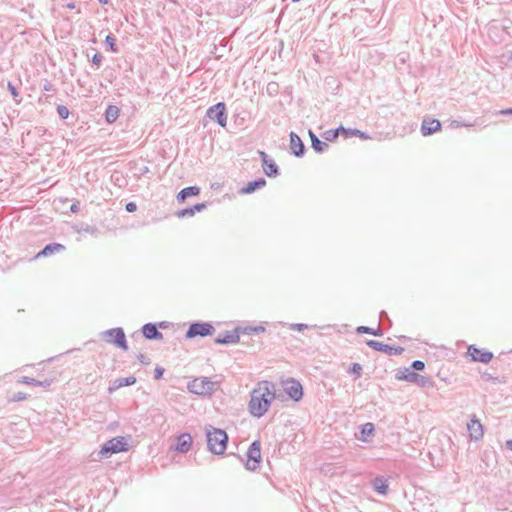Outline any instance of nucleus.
Listing matches in <instances>:
<instances>
[{
	"instance_id": "nucleus-41",
	"label": "nucleus",
	"mask_w": 512,
	"mask_h": 512,
	"mask_svg": "<svg viewBox=\"0 0 512 512\" xmlns=\"http://www.w3.org/2000/svg\"><path fill=\"white\" fill-rule=\"evenodd\" d=\"M501 114H512V108L506 109V110H502Z\"/></svg>"
},
{
	"instance_id": "nucleus-16",
	"label": "nucleus",
	"mask_w": 512,
	"mask_h": 512,
	"mask_svg": "<svg viewBox=\"0 0 512 512\" xmlns=\"http://www.w3.org/2000/svg\"><path fill=\"white\" fill-rule=\"evenodd\" d=\"M290 148H291L292 152L294 153V155H296V156L302 155L303 149H304L302 140L300 139V137L297 134H295L293 132L290 134Z\"/></svg>"
},
{
	"instance_id": "nucleus-22",
	"label": "nucleus",
	"mask_w": 512,
	"mask_h": 512,
	"mask_svg": "<svg viewBox=\"0 0 512 512\" xmlns=\"http://www.w3.org/2000/svg\"><path fill=\"white\" fill-rule=\"evenodd\" d=\"M265 184H266V181L264 179H259L257 181L248 183L247 186L242 189V191H243V193H246V194L252 193L257 188H261V187L265 186Z\"/></svg>"
},
{
	"instance_id": "nucleus-9",
	"label": "nucleus",
	"mask_w": 512,
	"mask_h": 512,
	"mask_svg": "<svg viewBox=\"0 0 512 512\" xmlns=\"http://www.w3.org/2000/svg\"><path fill=\"white\" fill-rule=\"evenodd\" d=\"M285 392L295 401H298L303 396V389L298 381L289 379L283 382Z\"/></svg>"
},
{
	"instance_id": "nucleus-19",
	"label": "nucleus",
	"mask_w": 512,
	"mask_h": 512,
	"mask_svg": "<svg viewBox=\"0 0 512 512\" xmlns=\"http://www.w3.org/2000/svg\"><path fill=\"white\" fill-rule=\"evenodd\" d=\"M64 249H65L64 245L59 244V243L48 244L47 246H45V248L42 251H40L36 255V258L48 256L50 254L57 253V252H61Z\"/></svg>"
},
{
	"instance_id": "nucleus-24",
	"label": "nucleus",
	"mask_w": 512,
	"mask_h": 512,
	"mask_svg": "<svg viewBox=\"0 0 512 512\" xmlns=\"http://www.w3.org/2000/svg\"><path fill=\"white\" fill-rule=\"evenodd\" d=\"M370 347H372L373 349L377 350V351H382V352H386V353H391V351L393 350L392 347L386 345V344H383L381 342H377V341H368L367 343Z\"/></svg>"
},
{
	"instance_id": "nucleus-1",
	"label": "nucleus",
	"mask_w": 512,
	"mask_h": 512,
	"mask_svg": "<svg viewBox=\"0 0 512 512\" xmlns=\"http://www.w3.org/2000/svg\"><path fill=\"white\" fill-rule=\"evenodd\" d=\"M275 397L274 387L267 381L260 382L252 391L249 410L256 417L263 416Z\"/></svg>"
},
{
	"instance_id": "nucleus-40",
	"label": "nucleus",
	"mask_w": 512,
	"mask_h": 512,
	"mask_svg": "<svg viewBox=\"0 0 512 512\" xmlns=\"http://www.w3.org/2000/svg\"><path fill=\"white\" fill-rule=\"evenodd\" d=\"M93 62H94L95 64L99 65V64H100V62H101L100 57H98L97 55H95V56L93 57Z\"/></svg>"
},
{
	"instance_id": "nucleus-23",
	"label": "nucleus",
	"mask_w": 512,
	"mask_h": 512,
	"mask_svg": "<svg viewBox=\"0 0 512 512\" xmlns=\"http://www.w3.org/2000/svg\"><path fill=\"white\" fill-rule=\"evenodd\" d=\"M105 117L107 122L113 123L119 117V109L116 106H109L106 110Z\"/></svg>"
},
{
	"instance_id": "nucleus-11",
	"label": "nucleus",
	"mask_w": 512,
	"mask_h": 512,
	"mask_svg": "<svg viewBox=\"0 0 512 512\" xmlns=\"http://www.w3.org/2000/svg\"><path fill=\"white\" fill-rule=\"evenodd\" d=\"M467 429L472 440H480L484 435L483 425L476 418H472L470 420V422L467 424Z\"/></svg>"
},
{
	"instance_id": "nucleus-26",
	"label": "nucleus",
	"mask_w": 512,
	"mask_h": 512,
	"mask_svg": "<svg viewBox=\"0 0 512 512\" xmlns=\"http://www.w3.org/2000/svg\"><path fill=\"white\" fill-rule=\"evenodd\" d=\"M373 433H374V425L372 423L364 424L361 429V440L366 441L367 437L371 436Z\"/></svg>"
},
{
	"instance_id": "nucleus-45",
	"label": "nucleus",
	"mask_w": 512,
	"mask_h": 512,
	"mask_svg": "<svg viewBox=\"0 0 512 512\" xmlns=\"http://www.w3.org/2000/svg\"><path fill=\"white\" fill-rule=\"evenodd\" d=\"M99 2H100L101 4H104V5H105V4H107V3H108V0H99Z\"/></svg>"
},
{
	"instance_id": "nucleus-37",
	"label": "nucleus",
	"mask_w": 512,
	"mask_h": 512,
	"mask_svg": "<svg viewBox=\"0 0 512 512\" xmlns=\"http://www.w3.org/2000/svg\"><path fill=\"white\" fill-rule=\"evenodd\" d=\"M8 89L10 90L11 94L14 97L18 96V92H17L16 88L11 83L8 84Z\"/></svg>"
},
{
	"instance_id": "nucleus-44",
	"label": "nucleus",
	"mask_w": 512,
	"mask_h": 512,
	"mask_svg": "<svg viewBox=\"0 0 512 512\" xmlns=\"http://www.w3.org/2000/svg\"><path fill=\"white\" fill-rule=\"evenodd\" d=\"M67 8L68 9H74L75 8V4L74 3H69V4H67Z\"/></svg>"
},
{
	"instance_id": "nucleus-36",
	"label": "nucleus",
	"mask_w": 512,
	"mask_h": 512,
	"mask_svg": "<svg viewBox=\"0 0 512 512\" xmlns=\"http://www.w3.org/2000/svg\"><path fill=\"white\" fill-rule=\"evenodd\" d=\"M155 379H160L163 375L164 370L162 368L155 369Z\"/></svg>"
},
{
	"instance_id": "nucleus-18",
	"label": "nucleus",
	"mask_w": 512,
	"mask_h": 512,
	"mask_svg": "<svg viewBox=\"0 0 512 512\" xmlns=\"http://www.w3.org/2000/svg\"><path fill=\"white\" fill-rule=\"evenodd\" d=\"M199 193H200V189L198 187H196V186L187 187V188L182 189L177 194V200L180 203H184L187 197L197 196V195H199Z\"/></svg>"
},
{
	"instance_id": "nucleus-7",
	"label": "nucleus",
	"mask_w": 512,
	"mask_h": 512,
	"mask_svg": "<svg viewBox=\"0 0 512 512\" xmlns=\"http://www.w3.org/2000/svg\"><path fill=\"white\" fill-rule=\"evenodd\" d=\"M128 449L127 443L123 437L113 438L107 441L102 447L100 453L105 456L108 453H119Z\"/></svg>"
},
{
	"instance_id": "nucleus-28",
	"label": "nucleus",
	"mask_w": 512,
	"mask_h": 512,
	"mask_svg": "<svg viewBox=\"0 0 512 512\" xmlns=\"http://www.w3.org/2000/svg\"><path fill=\"white\" fill-rule=\"evenodd\" d=\"M374 487L380 493H386L388 489V485L386 484V481L383 479H376L374 482Z\"/></svg>"
},
{
	"instance_id": "nucleus-10",
	"label": "nucleus",
	"mask_w": 512,
	"mask_h": 512,
	"mask_svg": "<svg viewBox=\"0 0 512 512\" xmlns=\"http://www.w3.org/2000/svg\"><path fill=\"white\" fill-rule=\"evenodd\" d=\"M107 336L110 338L109 341L117 345L123 350H127L126 338L122 329H111L107 332Z\"/></svg>"
},
{
	"instance_id": "nucleus-3",
	"label": "nucleus",
	"mask_w": 512,
	"mask_h": 512,
	"mask_svg": "<svg viewBox=\"0 0 512 512\" xmlns=\"http://www.w3.org/2000/svg\"><path fill=\"white\" fill-rule=\"evenodd\" d=\"M214 382L210 381L208 378L199 377L192 380L188 389L190 392L197 395H208L214 390Z\"/></svg>"
},
{
	"instance_id": "nucleus-42",
	"label": "nucleus",
	"mask_w": 512,
	"mask_h": 512,
	"mask_svg": "<svg viewBox=\"0 0 512 512\" xmlns=\"http://www.w3.org/2000/svg\"><path fill=\"white\" fill-rule=\"evenodd\" d=\"M339 129H340V132H341L343 135H345V136H347V135H348V132H347V130H346L345 128L340 127Z\"/></svg>"
},
{
	"instance_id": "nucleus-38",
	"label": "nucleus",
	"mask_w": 512,
	"mask_h": 512,
	"mask_svg": "<svg viewBox=\"0 0 512 512\" xmlns=\"http://www.w3.org/2000/svg\"><path fill=\"white\" fill-rule=\"evenodd\" d=\"M417 378H418V375H416L415 373H411L404 377V379L409 380V381H415Z\"/></svg>"
},
{
	"instance_id": "nucleus-39",
	"label": "nucleus",
	"mask_w": 512,
	"mask_h": 512,
	"mask_svg": "<svg viewBox=\"0 0 512 512\" xmlns=\"http://www.w3.org/2000/svg\"><path fill=\"white\" fill-rule=\"evenodd\" d=\"M24 382L29 384V385H38V384H40L39 382L35 381L34 379H29L27 377L24 378Z\"/></svg>"
},
{
	"instance_id": "nucleus-13",
	"label": "nucleus",
	"mask_w": 512,
	"mask_h": 512,
	"mask_svg": "<svg viewBox=\"0 0 512 512\" xmlns=\"http://www.w3.org/2000/svg\"><path fill=\"white\" fill-rule=\"evenodd\" d=\"M259 156L262 159V167L265 174L269 177L276 176L278 173L276 164L272 160L268 159L267 154L263 151H259Z\"/></svg>"
},
{
	"instance_id": "nucleus-14",
	"label": "nucleus",
	"mask_w": 512,
	"mask_h": 512,
	"mask_svg": "<svg viewBox=\"0 0 512 512\" xmlns=\"http://www.w3.org/2000/svg\"><path fill=\"white\" fill-rule=\"evenodd\" d=\"M192 445V437L188 433L181 434L177 438V442L175 445V450L181 453H186L189 451Z\"/></svg>"
},
{
	"instance_id": "nucleus-4",
	"label": "nucleus",
	"mask_w": 512,
	"mask_h": 512,
	"mask_svg": "<svg viewBox=\"0 0 512 512\" xmlns=\"http://www.w3.org/2000/svg\"><path fill=\"white\" fill-rule=\"evenodd\" d=\"M214 332L215 328L212 324L206 322H197L190 325L189 329L186 332V337L191 339L197 336H212Z\"/></svg>"
},
{
	"instance_id": "nucleus-25",
	"label": "nucleus",
	"mask_w": 512,
	"mask_h": 512,
	"mask_svg": "<svg viewBox=\"0 0 512 512\" xmlns=\"http://www.w3.org/2000/svg\"><path fill=\"white\" fill-rule=\"evenodd\" d=\"M312 142V147L314 150L318 152H322L325 148H327V144L325 142L320 141L311 131L309 132Z\"/></svg>"
},
{
	"instance_id": "nucleus-30",
	"label": "nucleus",
	"mask_w": 512,
	"mask_h": 512,
	"mask_svg": "<svg viewBox=\"0 0 512 512\" xmlns=\"http://www.w3.org/2000/svg\"><path fill=\"white\" fill-rule=\"evenodd\" d=\"M106 43L109 45L110 47V50L112 52H116L117 51V46H116V40L114 37H112L111 35H108L105 39Z\"/></svg>"
},
{
	"instance_id": "nucleus-6",
	"label": "nucleus",
	"mask_w": 512,
	"mask_h": 512,
	"mask_svg": "<svg viewBox=\"0 0 512 512\" xmlns=\"http://www.w3.org/2000/svg\"><path fill=\"white\" fill-rule=\"evenodd\" d=\"M467 355L472 361L481 362L484 364L489 363L493 359V353L487 349L477 347L476 345H470L467 349Z\"/></svg>"
},
{
	"instance_id": "nucleus-21",
	"label": "nucleus",
	"mask_w": 512,
	"mask_h": 512,
	"mask_svg": "<svg viewBox=\"0 0 512 512\" xmlns=\"http://www.w3.org/2000/svg\"><path fill=\"white\" fill-rule=\"evenodd\" d=\"M265 327L263 325L257 326H240L238 327V332L240 335H251V334H261L265 332Z\"/></svg>"
},
{
	"instance_id": "nucleus-32",
	"label": "nucleus",
	"mask_w": 512,
	"mask_h": 512,
	"mask_svg": "<svg viewBox=\"0 0 512 512\" xmlns=\"http://www.w3.org/2000/svg\"><path fill=\"white\" fill-rule=\"evenodd\" d=\"M57 112L62 119H66L69 116V110L65 106H58Z\"/></svg>"
},
{
	"instance_id": "nucleus-35",
	"label": "nucleus",
	"mask_w": 512,
	"mask_h": 512,
	"mask_svg": "<svg viewBox=\"0 0 512 512\" xmlns=\"http://www.w3.org/2000/svg\"><path fill=\"white\" fill-rule=\"evenodd\" d=\"M137 209V205L134 202H129L126 204V210L128 212H135Z\"/></svg>"
},
{
	"instance_id": "nucleus-29",
	"label": "nucleus",
	"mask_w": 512,
	"mask_h": 512,
	"mask_svg": "<svg viewBox=\"0 0 512 512\" xmlns=\"http://www.w3.org/2000/svg\"><path fill=\"white\" fill-rule=\"evenodd\" d=\"M340 129L328 130L324 133V138L328 141H334L339 136Z\"/></svg>"
},
{
	"instance_id": "nucleus-12",
	"label": "nucleus",
	"mask_w": 512,
	"mask_h": 512,
	"mask_svg": "<svg viewBox=\"0 0 512 512\" xmlns=\"http://www.w3.org/2000/svg\"><path fill=\"white\" fill-rule=\"evenodd\" d=\"M441 129V123L437 119H424L421 124V133L424 136L431 135Z\"/></svg>"
},
{
	"instance_id": "nucleus-15",
	"label": "nucleus",
	"mask_w": 512,
	"mask_h": 512,
	"mask_svg": "<svg viewBox=\"0 0 512 512\" xmlns=\"http://www.w3.org/2000/svg\"><path fill=\"white\" fill-rule=\"evenodd\" d=\"M240 341V332H238V327L235 328L232 332H227L223 336L215 339L216 344H235Z\"/></svg>"
},
{
	"instance_id": "nucleus-2",
	"label": "nucleus",
	"mask_w": 512,
	"mask_h": 512,
	"mask_svg": "<svg viewBox=\"0 0 512 512\" xmlns=\"http://www.w3.org/2000/svg\"><path fill=\"white\" fill-rule=\"evenodd\" d=\"M228 436L224 430L211 427L207 430V444L209 450L217 455L225 452Z\"/></svg>"
},
{
	"instance_id": "nucleus-5",
	"label": "nucleus",
	"mask_w": 512,
	"mask_h": 512,
	"mask_svg": "<svg viewBox=\"0 0 512 512\" xmlns=\"http://www.w3.org/2000/svg\"><path fill=\"white\" fill-rule=\"evenodd\" d=\"M261 459L260 442L254 441L247 451L246 468L251 471L256 470L261 463Z\"/></svg>"
},
{
	"instance_id": "nucleus-17",
	"label": "nucleus",
	"mask_w": 512,
	"mask_h": 512,
	"mask_svg": "<svg viewBox=\"0 0 512 512\" xmlns=\"http://www.w3.org/2000/svg\"><path fill=\"white\" fill-rule=\"evenodd\" d=\"M205 208H206L205 203H198V204L194 205L193 207L178 211L176 215L178 218L192 217L197 212H201Z\"/></svg>"
},
{
	"instance_id": "nucleus-8",
	"label": "nucleus",
	"mask_w": 512,
	"mask_h": 512,
	"mask_svg": "<svg viewBox=\"0 0 512 512\" xmlns=\"http://www.w3.org/2000/svg\"><path fill=\"white\" fill-rule=\"evenodd\" d=\"M225 111L226 108L224 103H217L208 109L207 115L209 118L216 120L219 125L225 127L227 123Z\"/></svg>"
},
{
	"instance_id": "nucleus-34",
	"label": "nucleus",
	"mask_w": 512,
	"mask_h": 512,
	"mask_svg": "<svg viewBox=\"0 0 512 512\" xmlns=\"http://www.w3.org/2000/svg\"><path fill=\"white\" fill-rule=\"evenodd\" d=\"M412 367L416 370H423L424 367H425V364L424 362L420 361V360H416L412 363Z\"/></svg>"
},
{
	"instance_id": "nucleus-31",
	"label": "nucleus",
	"mask_w": 512,
	"mask_h": 512,
	"mask_svg": "<svg viewBox=\"0 0 512 512\" xmlns=\"http://www.w3.org/2000/svg\"><path fill=\"white\" fill-rule=\"evenodd\" d=\"M357 332L358 333H368V334H372V335H379V333L376 330H374L370 327H366V326L358 327Z\"/></svg>"
},
{
	"instance_id": "nucleus-20",
	"label": "nucleus",
	"mask_w": 512,
	"mask_h": 512,
	"mask_svg": "<svg viewBox=\"0 0 512 512\" xmlns=\"http://www.w3.org/2000/svg\"><path fill=\"white\" fill-rule=\"evenodd\" d=\"M142 332H143V335L147 339H161L162 338V334L157 330L156 326L151 323L144 325Z\"/></svg>"
},
{
	"instance_id": "nucleus-43",
	"label": "nucleus",
	"mask_w": 512,
	"mask_h": 512,
	"mask_svg": "<svg viewBox=\"0 0 512 512\" xmlns=\"http://www.w3.org/2000/svg\"><path fill=\"white\" fill-rule=\"evenodd\" d=\"M506 445H507L508 449L512 451V440L507 441Z\"/></svg>"
},
{
	"instance_id": "nucleus-33",
	"label": "nucleus",
	"mask_w": 512,
	"mask_h": 512,
	"mask_svg": "<svg viewBox=\"0 0 512 512\" xmlns=\"http://www.w3.org/2000/svg\"><path fill=\"white\" fill-rule=\"evenodd\" d=\"M350 372L354 374L357 378L360 377L362 372V366L358 363L353 364Z\"/></svg>"
},
{
	"instance_id": "nucleus-27",
	"label": "nucleus",
	"mask_w": 512,
	"mask_h": 512,
	"mask_svg": "<svg viewBox=\"0 0 512 512\" xmlns=\"http://www.w3.org/2000/svg\"><path fill=\"white\" fill-rule=\"evenodd\" d=\"M135 382H136V378L130 376V377H125V378H120L115 383H116V388H121L124 386L133 385Z\"/></svg>"
}]
</instances>
